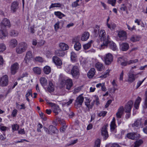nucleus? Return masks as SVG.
Wrapping results in <instances>:
<instances>
[{"label": "nucleus", "mask_w": 147, "mask_h": 147, "mask_svg": "<svg viewBox=\"0 0 147 147\" xmlns=\"http://www.w3.org/2000/svg\"><path fill=\"white\" fill-rule=\"evenodd\" d=\"M74 48L75 50L78 51L81 48V45L80 42L75 43L74 45Z\"/></svg>", "instance_id": "44"}, {"label": "nucleus", "mask_w": 147, "mask_h": 147, "mask_svg": "<svg viewBox=\"0 0 147 147\" xmlns=\"http://www.w3.org/2000/svg\"><path fill=\"white\" fill-rule=\"evenodd\" d=\"M99 36L100 39L102 41L106 40L107 38H108V40L109 39V37L108 36L107 37H106V33L105 30H101L99 32Z\"/></svg>", "instance_id": "11"}, {"label": "nucleus", "mask_w": 147, "mask_h": 147, "mask_svg": "<svg viewBox=\"0 0 147 147\" xmlns=\"http://www.w3.org/2000/svg\"><path fill=\"white\" fill-rule=\"evenodd\" d=\"M113 56L111 54L109 53L106 54L104 57L105 61L106 64H110L113 61Z\"/></svg>", "instance_id": "6"}, {"label": "nucleus", "mask_w": 147, "mask_h": 147, "mask_svg": "<svg viewBox=\"0 0 147 147\" xmlns=\"http://www.w3.org/2000/svg\"><path fill=\"white\" fill-rule=\"evenodd\" d=\"M56 55L59 56L63 57L65 55V52L63 51L60 50H57L55 52Z\"/></svg>", "instance_id": "47"}, {"label": "nucleus", "mask_w": 147, "mask_h": 147, "mask_svg": "<svg viewBox=\"0 0 147 147\" xmlns=\"http://www.w3.org/2000/svg\"><path fill=\"white\" fill-rule=\"evenodd\" d=\"M61 84L63 85H66V88L69 90L71 88L72 86V80L67 78H65L64 79H62L61 82Z\"/></svg>", "instance_id": "2"}, {"label": "nucleus", "mask_w": 147, "mask_h": 147, "mask_svg": "<svg viewBox=\"0 0 147 147\" xmlns=\"http://www.w3.org/2000/svg\"><path fill=\"white\" fill-rule=\"evenodd\" d=\"M145 98L144 100V105L145 108H147V90L145 92Z\"/></svg>", "instance_id": "58"}, {"label": "nucleus", "mask_w": 147, "mask_h": 147, "mask_svg": "<svg viewBox=\"0 0 147 147\" xmlns=\"http://www.w3.org/2000/svg\"><path fill=\"white\" fill-rule=\"evenodd\" d=\"M32 96V91L31 90L29 89L28 90V92L26 95V97H28L30 96Z\"/></svg>", "instance_id": "62"}, {"label": "nucleus", "mask_w": 147, "mask_h": 147, "mask_svg": "<svg viewBox=\"0 0 147 147\" xmlns=\"http://www.w3.org/2000/svg\"><path fill=\"white\" fill-rule=\"evenodd\" d=\"M93 42V41L91 40L87 44L84 45H83V47L84 49L86 50L89 49L91 45Z\"/></svg>", "instance_id": "41"}, {"label": "nucleus", "mask_w": 147, "mask_h": 147, "mask_svg": "<svg viewBox=\"0 0 147 147\" xmlns=\"http://www.w3.org/2000/svg\"><path fill=\"white\" fill-rule=\"evenodd\" d=\"M84 100V98L82 95L79 96L75 100L74 104L75 107L78 108L80 107L82 105Z\"/></svg>", "instance_id": "4"}, {"label": "nucleus", "mask_w": 147, "mask_h": 147, "mask_svg": "<svg viewBox=\"0 0 147 147\" xmlns=\"http://www.w3.org/2000/svg\"><path fill=\"white\" fill-rule=\"evenodd\" d=\"M91 100L89 99H86L85 102V105L89 109H91L93 106V104L92 103H90Z\"/></svg>", "instance_id": "33"}, {"label": "nucleus", "mask_w": 147, "mask_h": 147, "mask_svg": "<svg viewBox=\"0 0 147 147\" xmlns=\"http://www.w3.org/2000/svg\"><path fill=\"white\" fill-rule=\"evenodd\" d=\"M6 49L5 45L3 43H0V52H3Z\"/></svg>", "instance_id": "49"}, {"label": "nucleus", "mask_w": 147, "mask_h": 147, "mask_svg": "<svg viewBox=\"0 0 147 147\" xmlns=\"http://www.w3.org/2000/svg\"><path fill=\"white\" fill-rule=\"evenodd\" d=\"M100 140L99 139H97L95 142L94 147H100Z\"/></svg>", "instance_id": "55"}, {"label": "nucleus", "mask_w": 147, "mask_h": 147, "mask_svg": "<svg viewBox=\"0 0 147 147\" xmlns=\"http://www.w3.org/2000/svg\"><path fill=\"white\" fill-rule=\"evenodd\" d=\"M77 55L74 52H72L71 53V59L72 62L76 61L77 59Z\"/></svg>", "instance_id": "36"}, {"label": "nucleus", "mask_w": 147, "mask_h": 147, "mask_svg": "<svg viewBox=\"0 0 147 147\" xmlns=\"http://www.w3.org/2000/svg\"><path fill=\"white\" fill-rule=\"evenodd\" d=\"M138 135V136H140L139 134L134 133H130L127 134V137L129 139L132 140H134L136 138V136Z\"/></svg>", "instance_id": "26"}, {"label": "nucleus", "mask_w": 147, "mask_h": 147, "mask_svg": "<svg viewBox=\"0 0 147 147\" xmlns=\"http://www.w3.org/2000/svg\"><path fill=\"white\" fill-rule=\"evenodd\" d=\"M128 79L127 82L130 83H131L133 82L136 79V75H135L132 73H129L128 74Z\"/></svg>", "instance_id": "18"}, {"label": "nucleus", "mask_w": 147, "mask_h": 147, "mask_svg": "<svg viewBox=\"0 0 147 147\" xmlns=\"http://www.w3.org/2000/svg\"><path fill=\"white\" fill-rule=\"evenodd\" d=\"M96 72L95 69L94 68H91L88 73V77L91 78L94 75Z\"/></svg>", "instance_id": "27"}, {"label": "nucleus", "mask_w": 147, "mask_h": 147, "mask_svg": "<svg viewBox=\"0 0 147 147\" xmlns=\"http://www.w3.org/2000/svg\"><path fill=\"white\" fill-rule=\"evenodd\" d=\"M108 45L110 49L114 51H116L118 49L116 44L113 41H109L108 40Z\"/></svg>", "instance_id": "23"}, {"label": "nucleus", "mask_w": 147, "mask_h": 147, "mask_svg": "<svg viewBox=\"0 0 147 147\" xmlns=\"http://www.w3.org/2000/svg\"><path fill=\"white\" fill-rule=\"evenodd\" d=\"M80 39V36H79L75 37H74L72 40V42L73 43H76L77 42H79Z\"/></svg>", "instance_id": "52"}, {"label": "nucleus", "mask_w": 147, "mask_h": 147, "mask_svg": "<svg viewBox=\"0 0 147 147\" xmlns=\"http://www.w3.org/2000/svg\"><path fill=\"white\" fill-rule=\"evenodd\" d=\"M124 108L123 106L120 107L118 109L117 112L116 113V116L117 119L121 118L123 113Z\"/></svg>", "instance_id": "13"}, {"label": "nucleus", "mask_w": 147, "mask_h": 147, "mask_svg": "<svg viewBox=\"0 0 147 147\" xmlns=\"http://www.w3.org/2000/svg\"><path fill=\"white\" fill-rule=\"evenodd\" d=\"M17 41L15 39H12L9 42V46L11 48L15 47L17 45Z\"/></svg>", "instance_id": "24"}, {"label": "nucleus", "mask_w": 147, "mask_h": 147, "mask_svg": "<svg viewBox=\"0 0 147 147\" xmlns=\"http://www.w3.org/2000/svg\"><path fill=\"white\" fill-rule=\"evenodd\" d=\"M110 70H107L105 73L103 75H101L100 78H107V76H108L109 75V73L110 72Z\"/></svg>", "instance_id": "50"}, {"label": "nucleus", "mask_w": 147, "mask_h": 147, "mask_svg": "<svg viewBox=\"0 0 147 147\" xmlns=\"http://www.w3.org/2000/svg\"><path fill=\"white\" fill-rule=\"evenodd\" d=\"M54 86L52 82L51 81H49V85L47 88V90L49 92H53L54 90Z\"/></svg>", "instance_id": "28"}, {"label": "nucleus", "mask_w": 147, "mask_h": 147, "mask_svg": "<svg viewBox=\"0 0 147 147\" xmlns=\"http://www.w3.org/2000/svg\"><path fill=\"white\" fill-rule=\"evenodd\" d=\"M8 33L7 30L3 28H1L0 30V38L1 39H4L6 36H7Z\"/></svg>", "instance_id": "17"}, {"label": "nucleus", "mask_w": 147, "mask_h": 147, "mask_svg": "<svg viewBox=\"0 0 147 147\" xmlns=\"http://www.w3.org/2000/svg\"><path fill=\"white\" fill-rule=\"evenodd\" d=\"M117 126L115 124V117H113L112 121L111 122L110 125L111 130V131L113 133H115L116 132V130L115 128Z\"/></svg>", "instance_id": "20"}, {"label": "nucleus", "mask_w": 147, "mask_h": 147, "mask_svg": "<svg viewBox=\"0 0 147 147\" xmlns=\"http://www.w3.org/2000/svg\"><path fill=\"white\" fill-rule=\"evenodd\" d=\"M107 125H105L102 127L101 130L102 134L104 138H105V139H106L108 137V134L107 130Z\"/></svg>", "instance_id": "14"}, {"label": "nucleus", "mask_w": 147, "mask_h": 147, "mask_svg": "<svg viewBox=\"0 0 147 147\" xmlns=\"http://www.w3.org/2000/svg\"><path fill=\"white\" fill-rule=\"evenodd\" d=\"M95 67L97 70L100 71H102L104 69L103 65L99 62L95 64Z\"/></svg>", "instance_id": "25"}, {"label": "nucleus", "mask_w": 147, "mask_h": 147, "mask_svg": "<svg viewBox=\"0 0 147 147\" xmlns=\"http://www.w3.org/2000/svg\"><path fill=\"white\" fill-rule=\"evenodd\" d=\"M60 22L59 21L57 22L54 25V29L57 32L59 28Z\"/></svg>", "instance_id": "54"}, {"label": "nucleus", "mask_w": 147, "mask_h": 147, "mask_svg": "<svg viewBox=\"0 0 147 147\" xmlns=\"http://www.w3.org/2000/svg\"><path fill=\"white\" fill-rule=\"evenodd\" d=\"M19 34L18 32L16 30H12L9 32V34L10 36L13 37H15L18 36Z\"/></svg>", "instance_id": "42"}, {"label": "nucleus", "mask_w": 147, "mask_h": 147, "mask_svg": "<svg viewBox=\"0 0 147 147\" xmlns=\"http://www.w3.org/2000/svg\"><path fill=\"white\" fill-rule=\"evenodd\" d=\"M141 99V98L140 97L138 96L135 102L134 106L136 109H138Z\"/></svg>", "instance_id": "31"}, {"label": "nucleus", "mask_w": 147, "mask_h": 147, "mask_svg": "<svg viewBox=\"0 0 147 147\" xmlns=\"http://www.w3.org/2000/svg\"><path fill=\"white\" fill-rule=\"evenodd\" d=\"M89 36V33L88 32H85L82 34L81 39L82 41H86L88 40Z\"/></svg>", "instance_id": "22"}, {"label": "nucleus", "mask_w": 147, "mask_h": 147, "mask_svg": "<svg viewBox=\"0 0 147 147\" xmlns=\"http://www.w3.org/2000/svg\"><path fill=\"white\" fill-rule=\"evenodd\" d=\"M45 42V40H41L38 42V45L39 46H41L43 45Z\"/></svg>", "instance_id": "60"}, {"label": "nucleus", "mask_w": 147, "mask_h": 147, "mask_svg": "<svg viewBox=\"0 0 147 147\" xmlns=\"http://www.w3.org/2000/svg\"><path fill=\"white\" fill-rule=\"evenodd\" d=\"M53 62L57 66H61L62 64L61 60L56 56H53L52 58Z\"/></svg>", "instance_id": "12"}, {"label": "nucleus", "mask_w": 147, "mask_h": 147, "mask_svg": "<svg viewBox=\"0 0 147 147\" xmlns=\"http://www.w3.org/2000/svg\"><path fill=\"white\" fill-rule=\"evenodd\" d=\"M40 83L43 87L46 86L47 84V80L45 77H42L40 79Z\"/></svg>", "instance_id": "32"}, {"label": "nucleus", "mask_w": 147, "mask_h": 147, "mask_svg": "<svg viewBox=\"0 0 147 147\" xmlns=\"http://www.w3.org/2000/svg\"><path fill=\"white\" fill-rule=\"evenodd\" d=\"M28 45L25 42H22L19 44L16 48V52L18 54H21L24 52L27 49Z\"/></svg>", "instance_id": "1"}, {"label": "nucleus", "mask_w": 147, "mask_h": 147, "mask_svg": "<svg viewBox=\"0 0 147 147\" xmlns=\"http://www.w3.org/2000/svg\"><path fill=\"white\" fill-rule=\"evenodd\" d=\"M118 36L121 40H123L127 39V33L124 31L120 30L118 31Z\"/></svg>", "instance_id": "10"}, {"label": "nucleus", "mask_w": 147, "mask_h": 147, "mask_svg": "<svg viewBox=\"0 0 147 147\" xmlns=\"http://www.w3.org/2000/svg\"><path fill=\"white\" fill-rule=\"evenodd\" d=\"M19 3L17 1H14L11 3V8L12 12L14 13L19 8Z\"/></svg>", "instance_id": "16"}, {"label": "nucleus", "mask_w": 147, "mask_h": 147, "mask_svg": "<svg viewBox=\"0 0 147 147\" xmlns=\"http://www.w3.org/2000/svg\"><path fill=\"white\" fill-rule=\"evenodd\" d=\"M72 67V65H67L65 67V70L67 73H70Z\"/></svg>", "instance_id": "51"}, {"label": "nucleus", "mask_w": 147, "mask_h": 147, "mask_svg": "<svg viewBox=\"0 0 147 147\" xmlns=\"http://www.w3.org/2000/svg\"><path fill=\"white\" fill-rule=\"evenodd\" d=\"M19 68V65L17 62H15L11 65V72L12 74H15L18 71Z\"/></svg>", "instance_id": "7"}, {"label": "nucleus", "mask_w": 147, "mask_h": 147, "mask_svg": "<svg viewBox=\"0 0 147 147\" xmlns=\"http://www.w3.org/2000/svg\"><path fill=\"white\" fill-rule=\"evenodd\" d=\"M134 102L133 101H129L126 104L125 107L124 111L126 113H130L131 111Z\"/></svg>", "instance_id": "9"}, {"label": "nucleus", "mask_w": 147, "mask_h": 147, "mask_svg": "<svg viewBox=\"0 0 147 147\" xmlns=\"http://www.w3.org/2000/svg\"><path fill=\"white\" fill-rule=\"evenodd\" d=\"M116 0H108V3L113 6H115L116 3Z\"/></svg>", "instance_id": "56"}, {"label": "nucleus", "mask_w": 147, "mask_h": 147, "mask_svg": "<svg viewBox=\"0 0 147 147\" xmlns=\"http://www.w3.org/2000/svg\"><path fill=\"white\" fill-rule=\"evenodd\" d=\"M52 109L53 112L56 115H58L59 113L61 111L59 106L57 105L53 106L52 107Z\"/></svg>", "instance_id": "34"}, {"label": "nucleus", "mask_w": 147, "mask_h": 147, "mask_svg": "<svg viewBox=\"0 0 147 147\" xmlns=\"http://www.w3.org/2000/svg\"><path fill=\"white\" fill-rule=\"evenodd\" d=\"M35 60L36 61L42 62L43 61V59L42 58L40 57H37L35 58Z\"/></svg>", "instance_id": "64"}, {"label": "nucleus", "mask_w": 147, "mask_h": 147, "mask_svg": "<svg viewBox=\"0 0 147 147\" xmlns=\"http://www.w3.org/2000/svg\"><path fill=\"white\" fill-rule=\"evenodd\" d=\"M79 0H76V1L72 3L71 6L73 7H76L80 5L78 4L79 2Z\"/></svg>", "instance_id": "53"}, {"label": "nucleus", "mask_w": 147, "mask_h": 147, "mask_svg": "<svg viewBox=\"0 0 147 147\" xmlns=\"http://www.w3.org/2000/svg\"><path fill=\"white\" fill-rule=\"evenodd\" d=\"M142 119H138L132 125V126L139 127L142 125Z\"/></svg>", "instance_id": "30"}, {"label": "nucleus", "mask_w": 147, "mask_h": 147, "mask_svg": "<svg viewBox=\"0 0 147 147\" xmlns=\"http://www.w3.org/2000/svg\"><path fill=\"white\" fill-rule=\"evenodd\" d=\"M120 49L123 51H126L129 47L128 44L126 42L120 44Z\"/></svg>", "instance_id": "21"}, {"label": "nucleus", "mask_w": 147, "mask_h": 147, "mask_svg": "<svg viewBox=\"0 0 147 147\" xmlns=\"http://www.w3.org/2000/svg\"><path fill=\"white\" fill-rule=\"evenodd\" d=\"M102 44L100 45L99 48L100 50L103 49L105 47H107L108 43V38H107L106 40L103 41Z\"/></svg>", "instance_id": "35"}, {"label": "nucleus", "mask_w": 147, "mask_h": 147, "mask_svg": "<svg viewBox=\"0 0 147 147\" xmlns=\"http://www.w3.org/2000/svg\"><path fill=\"white\" fill-rule=\"evenodd\" d=\"M138 59H135L134 60H131L128 61V64L130 65L134 63H136L138 62Z\"/></svg>", "instance_id": "61"}, {"label": "nucleus", "mask_w": 147, "mask_h": 147, "mask_svg": "<svg viewBox=\"0 0 147 147\" xmlns=\"http://www.w3.org/2000/svg\"><path fill=\"white\" fill-rule=\"evenodd\" d=\"M74 100V99H70L68 102H64L63 103V106L65 107H68L72 103Z\"/></svg>", "instance_id": "48"}, {"label": "nucleus", "mask_w": 147, "mask_h": 147, "mask_svg": "<svg viewBox=\"0 0 147 147\" xmlns=\"http://www.w3.org/2000/svg\"><path fill=\"white\" fill-rule=\"evenodd\" d=\"M55 15L58 18L60 19H61L63 17H65V15L60 11H55Z\"/></svg>", "instance_id": "43"}, {"label": "nucleus", "mask_w": 147, "mask_h": 147, "mask_svg": "<svg viewBox=\"0 0 147 147\" xmlns=\"http://www.w3.org/2000/svg\"><path fill=\"white\" fill-rule=\"evenodd\" d=\"M32 70L34 72L35 74L40 75L41 73V69L39 67H34Z\"/></svg>", "instance_id": "39"}, {"label": "nucleus", "mask_w": 147, "mask_h": 147, "mask_svg": "<svg viewBox=\"0 0 147 147\" xmlns=\"http://www.w3.org/2000/svg\"><path fill=\"white\" fill-rule=\"evenodd\" d=\"M70 73L74 78H78L80 74L78 66L74 65L73 66L71 70Z\"/></svg>", "instance_id": "3"}, {"label": "nucleus", "mask_w": 147, "mask_h": 147, "mask_svg": "<svg viewBox=\"0 0 147 147\" xmlns=\"http://www.w3.org/2000/svg\"><path fill=\"white\" fill-rule=\"evenodd\" d=\"M107 113V112L106 111H102L98 113V115L99 117H104Z\"/></svg>", "instance_id": "57"}, {"label": "nucleus", "mask_w": 147, "mask_h": 147, "mask_svg": "<svg viewBox=\"0 0 147 147\" xmlns=\"http://www.w3.org/2000/svg\"><path fill=\"white\" fill-rule=\"evenodd\" d=\"M118 61L121 65L123 66H126L128 64V61H127L126 59L123 57H120L118 58Z\"/></svg>", "instance_id": "19"}, {"label": "nucleus", "mask_w": 147, "mask_h": 147, "mask_svg": "<svg viewBox=\"0 0 147 147\" xmlns=\"http://www.w3.org/2000/svg\"><path fill=\"white\" fill-rule=\"evenodd\" d=\"M59 46L60 48L63 51L67 50L69 49L68 45L64 43L61 42L60 43Z\"/></svg>", "instance_id": "29"}, {"label": "nucleus", "mask_w": 147, "mask_h": 147, "mask_svg": "<svg viewBox=\"0 0 147 147\" xmlns=\"http://www.w3.org/2000/svg\"><path fill=\"white\" fill-rule=\"evenodd\" d=\"M128 30H129L132 31L134 30H136V26H133L132 28H131L130 26L127 24H126Z\"/></svg>", "instance_id": "63"}, {"label": "nucleus", "mask_w": 147, "mask_h": 147, "mask_svg": "<svg viewBox=\"0 0 147 147\" xmlns=\"http://www.w3.org/2000/svg\"><path fill=\"white\" fill-rule=\"evenodd\" d=\"M1 28H3L5 29L6 26L10 27L11 24L9 20L6 18L4 19L1 22Z\"/></svg>", "instance_id": "8"}, {"label": "nucleus", "mask_w": 147, "mask_h": 147, "mask_svg": "<svg viewBox=\"0 0 147 147\" xmlns=\"http://www.w3.org/2000/svg\"><path fill=\"white\" fill-rule=\"evenodd\" d=\"M9 82V78L7 75L0 77V86L2 87L6 86Z\"/></svg>", "instance_id": "5"}, {"label": "nucleus", "mask_w": 147, "mask_h": 147, "mask_svg": "<svg viewBox=\"0 0 147 147\" xmlns=\"http://www.w3.org/2000/svg\"><path fill=\"white\" fill-rule=\"evenodd\" d=\"M146 79V78H144L142 81H139L138 82L136 86V88H138L144 81Z\"/></svg>", "instance_id": "59"}, {"label": "nucleus", "mask_w": 147, "mask_h": 147, "mask_svg": "<svg viewBox=\"0 0 147 147\" xmlns=\"http://www.w3.org/2000/svg\"><path fill=\"white\" fill-rule=\"evenodd\" d=\"M141 38V37L139 36L134 35L131 36L130 40L133 42H135L139 41Z\"/></svg>", "instance_id": "37"}, {"label": "nucleus", "mask_w": 147, "mask_h": 147, "mask_svg": "<svg viewBox=\"0 0 147 147\" xmlns=\"http://www.w3.org/2000/svg\"><path fill=\"white\" fill-rule=\"evenodd\" d=\"M49 129L51 133V132L53 133H55L57 131V128L52 125H50L49 127Z\"/></svg>", "instance_id": "46"}, {"label": "nucleus", "mask_w": 147, "mask_h": 147, "mask_svg": "<svg viewBox=\"0 0 147 147\" xmlns=\"http://www.w3.org/2000/svg\"><path fill=\"white\" fill-rule=\"evenodd\" d=\"M61 6V4L59 3H52L49 7V9H51L53 7H60Z\"/></svg>", "instance_id": "45"}, {"label": "nucleus", "mask_w": 147, "mask_h": 147, "mask_svg": "<svg viewBox=\"0 0 147 147\" xmlns=\"http://www.w3.org/2000/svg\"><path fill=\"white\" fill-rule=\"evenodd\" d=\"M43 71L45 74H49L51 72V68L49 66H46L44 67Z\"/></svg>", "instance_id": "38"}, {"label": "nucleus", "mask_w": 147, "mask_h": 147, "mask_svg": "<svg viewBox=\"0 0 147 147\" xmlns=\"http://www.w3.org/2000/svg\"><path fill=\"white\" fill-rule=\"evenodd\" d=\"M33 57V55L31 51H28L26 54V56L24 58L25 62L27 63L28 61L31 60Z\"/></svg>", "instance_id": "15"}, {"label": "nucleus", "mask_w": 147, "mask_h": 147, "mask_svg": "<svg viewBox=\"0 0 147 147\" xmlns=\"http://www.w3.org/2000/svg\"><path fill=\"white\" fill-rule=\"evenodd\" d=\"M143 141L141 139L137 140L134 142V147H139L143 144Z\"/></svg>", "instance_id": "40"}]
</instances>
